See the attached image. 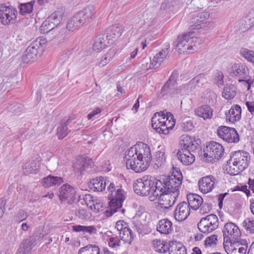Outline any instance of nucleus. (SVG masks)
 <instances>
[{"instance_id":"obj_1","label":"nucleus","mask_w":254,"mask_h":254,"mask_svg":"<svg viewBox=\"0 0 254 254\" xmlns=\"http://www.w3.org/2000/svg\"><path fill=\"white\" fill-rule=\"evenodd\" d=\"M162 183L159 179L150 177L145 179H138L135 180L133 185L134 192L141 196L151 194L150 198L152 200L155 196H160L163 194L162 190Z\"/></svg>"},{"instance_id":"obj_2","label":"nucleus","mask_w":254,"mask_h":254,"mask_svg":"<svg viewBox=\"0 0 254 254\" xmlns=\"http://www.w3.org/2000/svg\"><path fill=\"white\" fill-rule=\"evenodd\" d=\"M251 161L250 154L244 150L232 152L230 157L227 161L225 169L227 173L231 176L240 174L246 169Z\"/></svg>"},{"instance_id":"obj_3","label":"nucleus","mask_w":254,"mask_h":254,"mask_svg":"<svg viewBox=\"0 0 254 254\" xmlns=\"http://www.w3.org/2000/svg\"><path fill=\"white\" fill-rule=\"evenodd\" d=\"M94 8L88 6L76 12L68 21L66 28L71 31L90 23L94 18Z\"/></svg>"},{"instance_id":"obj_4","label":"nucleus","mask_w":254,"mask_h":254,"mask_svg":"<svg viewBox=\"0 0 254 254\" xmlns=\"http://www.w3.org/2000/svg\"><path fill=\"white\" fill-rule=\"evenodd\" d=\"M107 189L111 193V197L109 202L110 210H106V212L107 216L110 217L116 212L118 209H120L122 207L125 197L124 194V190L121 188L116 190V187L114 183H111Z\"/></svg>"},{"instance_id":"obj_5","label":"nucleus","mask_w":254,"mask_h":254,"mask_svg":"<svg viewBox=\"0 0 254 254\" xmlns=\"http://www.w3.org/2000/svg\"><path fill=\"white\" fill-rule=\"evenodd\" d=\"M162 190L164 192L160 196H155L152 198L153 201L158 199L160 200V204L162 208L167 209L172 206L175 203L177 197L179 195V188H175L173 186H165L162 184Z\"/></svg>"},{"instance_id":"obj_6","label":"nucleus","mask_w":254,"mask_h":254,"mask_svg":"<svg viewBox=\"0 0 254 254\" xmlns=\"http://www.w3.org/2000/svg\"><path fill=\"white\" fill-rule=\"evenodd\" d=\"M46 43V39L41 37L37 38L27 48L22 57V61L26 64L36 61L40 51H43L42 47Z\"/></svg>"},{"instance_id":"obj_7","label":"nucleus","mask_w":254,"mask_h":254,"mask_svg":"<svg viewBox=\"0 0 254 254\" xmlns=\"http://www.w3.org/2000/svg\"><path fill=\"white\" fill-rule=\"evenodd\" d=\"M43 236L41 228H36L31 236L24 239L20 243L15 254H31L34 243Z\"/></svg>"},{"instance_id":"obj_8","label":"nucleus","mask_w":254,"mask_h":254,"mask_svg":"<svg viewBox=\"0 0 254 254\" xmlns=\"http://www.w3.org/2000/svg\"><path fill=\"white\" fill-rule=\"evenodd\" d=\"M218 218L215 214H213L202 218L197 224L199 230L204 234L213 231L218 227Z\"/></svg>"},{"instance_id":"obj_9","label":"nucleus","mask_w":254,"mask_h":254,"mask_svg":"<svg viewBox=\"0 0 254 254\" xmlns=\"http://www.w3.org/2000/svg\"><path fill=\"white\" fill-rule=\"evenodd\" d=\"M231 74L232 76H235L238 77L239 82H244L248 85L247 90H250L252 84L254 83V80L251 78V76L248 74V68L245 65L234 64L232 67Z\"/></svg>"},{"instance_id":"obj_10","label":"nucleus","mask_w":254,"mask_h":254,"mask_svg":"<svg viewBox=\"0 0 254 254\" xmlns=\"http://www.w3.org/2000/svg\"><path fill=\"white\" fill-rule=\"evenodd\" d=\"M224 148L222 145L215 141L210 142L203 150V156L210 159V161L213 160H219L223 155Z\"/></svg>"},{"instance_id":"obj_11","label":"nucleus","mask_w":254,"mask_h":254,"mask_svg":"<svg viewBox=\"0 0 254 254\" xmlns=\"http://www.w3.org/2000/svg\"><path fill=\"white\" fill-rule=\"evenodd\" d=\"M218 136L228 143H237L240 141L239 135L235 128L221 126L217 129Z\"/></svg>"},{"instance_id":"obj_12","label":"nucleus","mask_w":254,"mask_h":254,"mask_svg":"<svg viewBox=\"0 0 254 254\" xmlns=\"http://www.w3.org/2000/svg\"><path fill=\"white\" fill-rule=\"evenodd\" d=\"M17 13L16 9L12 6L0 5V20L3 25L14 23Z\"/></svg>"},{"instance_id":"obj_13","label":"nucleus","mask_w":254,"mask_h":254,"mask_svg":"<svg viewBox=\"0 0 254 254\" xmlns=\"http://www.w3.org/2000/svg\"><path fill=\"white\" fill-rule=\"evenodd\" d=\"M159 180L165 186H173L175 188H180L182 184L183 176L180 170L173 166V172L170 176H163Z\"/></svg>"},{"instance_id":"obj_14","label":"nucleus","mask_w":254,"mask_h":254,"mask_svg":"<svg viewBox=\"0 0 254 254\" xmlns=\"http://www.w3.org/2000/svg\"><path fill=\"white\" fill-rule=\"evenodd\" d=\"M59 196L61 201H66L67 203L71 204L76 199V190L71 185L64 184L59 190Z\"/></svg>"},{"instance_id":"obj_15","label":"nucleus","mask_w":254,"mask_h":254,"mask_svg":"<svg viewBox=\"0 0 254 254\" xmlns=\"http://www.w3.org/2000/svg\"><path fill=\"white\" fill-rule=\"evenodd\" d=\"M222 232L226 243L231 242L233 239H239L241 236V232L238 227L232 222L225 224Z\"/></svg>"},{"instance_id":"obj_16","label":"nucleus","mask_w":254,"mask_h":254,"mask_svg":"<svg viewBox=\"0 0 254 254\" xmlns=\"http://www.w3.org/2000/svg\"><path fill=\"white\" fill-rule=\"evenodd\" d=\"M192 34L189 33L178 36L176 47L179 51H182L183 49L190 51L193 47H195V44H192L194 42H196L198 39L196 37L191 36Z\"/></svg>"},{"instance_id":"obj_17","label":"nucleus","mask_w":254,"mask_h":254,"mask_svg":"<svg viewBox=\"0 0 254 254\" xmlns=\"http://www.w3.org/2000/svg\"><path fill=\"white\" fill-rule=\"evenodd\" d=\"M157 113H155L152 117V127L157 132L164 134H167L169 130L173 129L174 127V123L172 122V125L169 127H167L166 121H165L164 118L161 117L158 118Z\"/></svg>"},{"instance_id":"obj_18","label":"nucleus","mask_w":254,"mask_h":254,"mask_svg":"<svg viewBox=\"0 0 254 254\" xmlns=\"http://www.w3.org/2000/svg\"><path fill=\"white\" fill-rule=\"evenodd\" d=\"M190 214V208L185 201L180 202L174 212V218L178 222L186 220Z\"/></svg>"},{"instance_id":"obj_19","label":"nucleus","mask_w":254,"mask_h":254,"mask_svg":"<svg viewBox=\"0 0 254 254\" xmlns=\"http://www.w3.org/2000/svg\"><path fill=\"white\" fill-rule=\"evenodd\" d=\"M126 167L127 169H131L136 173H141L148 168L136 154L131 159L127 160Z\"/></svg>"},{"instance_id":"obj_20","label":"nucleus","mask_w":254,"mask_h":254,"mask_svg":"<svg viewBox=\"0 0 254 254\" xmlns=\"http://www.w3.org/2000/svg\"><path fill=\"white\" fill-rule=\"evenodd\" d=\"M137 156L147 168L152 160L150 148L147 144L140 143L138 144Z\"/></svg>"},{"instance_id":"obj_21","label":"nucleus","mask_w":254,"mask_h":254,"mask_svg":"<svg viewBox=\"0 0 254 254\" xmlns=\"http://www.w3.org/2000/svg\"><path fill=\"white\" fill-rule=\"evenodd\" d=\"M209 17L208 12H202L194 14L191 18L190 26V30L199 29L202 28V25Z\"/></svg>"},{"instance_id":"obj_22","label":"nucleus","mask_w":254,"mask_h":254,"mask_svg":"<svg viewBox=\"0 0 254 254\" xmlns=\"http://www.w3.org/2000/svg\"><path fill=\"white\" fill-rule=\"evenodd\" d=\"M92 164L91 159L83 156L79 157L73 164V170L75 174L82 175L83 172L88 168Z\"/></svg>"},{"instance_id":"obj_23","label":"nucleus","mask_w":254,"mask_h":254,"mask_svg":"<svg viewBox=\"0 0 254 254\" xmlns=\"http://www.w3.org/2000/svg\"><path fill=\"white\" fill-rule=\"evenodd\" d=\"M216 180V179L211 175L202 178L198 181L199 190L204 193L210 191L214 187Z\"/></svg>"},{"instance_id":"obj_24","label":"nucleus","mask_w":254,"mask_h":254,"mask_svg":"<svg viewBox=\"0 0 254 254\" xmlns=\"http://www.w3.org/2000/svg\"><path fill=\"white\" fill-rule=\"evenodd\" d=\"M170 46L167 44L159 53L157 54L151 60L149 68L154 69L159 66L169 52Z\"/></svg>"},{"instance_id":"obj_25","label":"nucleus","mask_w":254,"mask_h":254,"mask_svg":"<svg viewBox=\"0 0 254 254\" xmlns=\"http://www.w3.org/2000/svg\"><path fill=\"white\" fill-rule=\"evenodd\" d=\"M242 109L239 105L233 106L229 112H226V118L227 120L231 123H234L240 120L241 118Z\"/></svg>"},{"instance_id":"obj_26","label":"nucleus","mask_w":254,"mask_h":254,"mask_svg":"<svg viewBox=\"0 0 254 254\" xmlns=\"http://www.w3.org/2000/svg\"><path fill=\"white\" fill-rule=\"evenodd\" d=\"M73 119L71 117L68 119H64L62 120L60 126L57 128V136L59 139H62L67 135L70 130L68 129L67 126Z\"/></svg>"},{"instance_id":"obj_27","label":"nucleus","mask_w":254,"mask_h":254,"mask_svg":"<svg viewBox=\"0 0 254 254\" xmlns=\"http://www.w3.org/2000/svg\"><path fill=\"white\" fill-rule=\"evenodd\" d=\"M187 199L190 208L197 210L203 202V199L195 193H189L187 195Z\"/></svg>"},{"instance_id":"obj_28","label":"nucleus","mask_w":254,"mask_h":254,"mask_svg":"<svg viewBox=\"0 0 254 254\" xmlns=\"http://www.w3.org/2000/svg\"><path fill=\"white\" fill-rule=\"evenodd\" d=\"M254 25V8L251 9L246 17L242 20L241 29L246 31Z\"/></svg>"},{"instance_id":"obj_29","label":"nucleus","mask_w":254,"mask_h":254,"mask_svg":"<svg viewBox=\"0 0 254 254\" xmlns=\"http://www.w3.org/2000/svg\"><path fill=\"white\" fill-rule=\"evenodd\" d=\"M213 110L208 105H202L198 107L194 110L195 114L202 118L204 120L210 119L212 118L213 115Z\"/></svg>"},{"instance_id":"obj_30","label":"nucleus","mask_w":254,"mask_h":254,"mask_svg":"<svg viewBox=\"0 0 254 254\" xmlns=\"http://www.w3.org/2000/svg\"><path fill=\"white\" fill-rule=\"evenodd\" d=\"M172 229V223L167 219H163L158 221L157 231L163 234H169Z\"/></svg>"},{"instance_id":"obj_31","label":"nucleus","mask_w":254,"mask_h":254,"mask_svg":"<svg viewBox=\"0 0 254 254\" xmlns=\"http://www.w3.org/2000/svg\"><path fill=\"white\" fill-rule=\"evenodd\" d=\"M177 156L182 164L186 166L192 164L195 160L194 156L192 153L188 154L180 149L178 150Z\"/></svg>"},{"instance_id":"obj_32","label":"nucleus","mask_w":254,"mask_h":254,"mask_svg":"<svg viewBox=\"0 0 254 254\" xmlns=\"http://www.w3.org/2000/svg\"><path fill=\"white\" fill-rule=\"evenodd\" d=\"M106 186V181H104L101 176L93 178L89 183V186L93 187L94 190L97 191H102L105 189Z\"/></svg>"},{"instance_id":"obj_33","label":"nucleus","mask_w":254,"mask_h":254,"mask_svg":"<svg viewBox=\"0 0 254 254\" xmlns=\"http://www.w3.org/2000/svg\"><path fill=\"white\" fill-rule=\"evenodd\" d=\"M39 165H37V162L35 160L26 162L22 165V170L25 175L30 174H37L39 170Z\"/></svg>"},{"instance_id":"obj_34","label":"nucleus","mask_w":254,"mask_h":254,"mask_svg":"<svg viewBox=\"0 0 254 254\" xmlns=\"http://www.w3.org/2000/svg\"><path fill=\"white\" fill-rule=\"evenodd\" d=\"M123 31L121 26H113L105 32L108 34L109 39L111 40L113 43L122 35Z\"/></svg>"},{"instance_id":"obj_35","label":"nucleus","mask_w":254,"mask_h":254,"mask_svg":"<svg viewBox=\"0 0 254 254\" xmlns=\"http://www.w3.org/2000/svg\"><path fill=\"white\" fill-rule=\"evenodd\" d=\"M63 183V178L57 176L49 175L42 179V183L45 187H50L56 185H59Z\"/></svg>"},{"instance_id":"obj_36","label":"nucleus","mask_w":254,"mask_h":254,"mask_svg":"<svg viewBox=\"0 0 254 254\" xmlns=\"http://www.w3.org/2000/svg\"><path fill=\"white\" fill-rule=\"evenodd\" d=\"M72 58V53L70 51H64L60 56L58 63L62 67H67L70 64Z\"/></svg>"},{"instance_id":"obj_37","label":"nucleus","mask_w":254,"mask_h":254,"mask_svg":"<svg viewBox=\"0 0 254 254\" xmlns=\"http://www.w3.org/2000/svg\"><path fill=\"white\" fill-rule=\"evenodd\" d=\"M72 230L76 232H83L84 233H89L91 235L97 233V229L94 226L73 225L72 226Z\"/></svg>"},{"instance_id":"obj_38","label":"nucleus","mask_w":254,"mask_h":254,"mask_svg":"<svg viewBox=\"0 0 254 254\" xmlns=\"http://www.w3.org/2000/svg\"><path fill=\"white\" fill-rule=\"evenodd\" d=\"M63 13L61 11H56L48 18L51 23L56 27H57L63 20Z\"/></svg>"},{"instance_id":"obj_39","label":"nucleus","mask_w":254,"mask_h":254,"mask_svg":"<svg viewBox=\"0 0 254 254\" xmlns=\"http://www.w3.org/2000/svg\"><path fill=\"white\" fill-rule=\"evenodd\" d=\"M209 0H190V3H188L189 8L192 9H202L206 7Z\"/></svg>"},{"instance_id":"obj_40","label":"nucleus","mask_w":254,"mask_h":254,"mask_svg":"<svg viewBox=\"0 0 254 254\" xmlns=\"http://www.w3.org/2000/svg\"><path fill=\"white\" fill-rule=\"evenodd\" d=\"M35 1L32 0L27 3H21L19 6V12L21 15H25L27 13H30L33 9V5Z\"/></svg>"},{"instance_id":"obj_41","label":"nucleus","mask_w":254,"mask_h":254,"mask_svg":"<svg viewBox=\"0 0 254 254\" xmlns=\"http://www.w3.org/2000/svg\"><path fill=\"white\" fill-rule=\"evenodd\" d=\"M153 161L154 163V165L156 166L157 168L161 167L166 161L165 152L161 151L156 152L153 159Z\"/></svg>"},{"instance_id":"obj_42","label":"nucleus","mask_w":254,"mask_h":254,"mask_svg":"<svg viewBox=\"0 0 254 254\" xmlns=\"http://www.w3.org/2000/svg\"><path fill=\"white\" fill-rule=\"evenodd\" d=\"M119 234L120 238L121 240L129 243L133 240L134 237L135 236L132 230L128 227L126 229H124V231L122 232V234Z\"/></svg>"},{"instance_id":"obj_43","label":"nucleus","mask_w":254,"mask_h":254,"mask_svg":"<svg viewBox=\"0 0 254 254\" xmlns=\"http://www.w3.org/2000/svg\"><path fill=\"white\" fill-rule=\"evenodd\" d=\"M193 138H191L190 136L188 135H183L181 137L180 140V145L181 150L185 152V150H186L190 143L192 142Z\"/></svg>"},{"instance_id":"obj_44","label":"nucleus","mask_w":254,"mask_h":254,"mask_svg":"<svg viewBox=\"0 0 254 254\" xmlns=\"http://www.w3.org/2000/svg\"><path fill=\"white\" fill-rule=\"evenodd\" d=\"M132 228L136 231L139 235L146 234L145 231L146 228V225L143 224L139 220H134L132 221Z\"/></svg>"},{"instance_id":"obj_45","label":"nucleus","mask_w":254,"mask_h":254,"mask_svg":"<svg viewBox=\"0 0 254 254\" xmlns=\"http://www.w3.org/2000/svg\"><path fill=\"white\" fill-rule=\"evenodd\" d=\"M241 55L248 62L252 63L254 60V51L246 48H242L240 51Z\"/></svg>"},{"instance_id":"obj_46","label":"nucleus","mask_w":254,"mask_h":254,"mask_svg":"<svg viewBox=\"0 0 254 254\" xmlns=\"http://www.w3.org/2000/svg\"><path fill=\"white\" fill-rule=\"evenodd\" d=\"M115 54V50L112 48L110 49L108 53L105 55L104 59H102L100 61V63H99V65L100 66H103L109 63L110 60L114 57Z\"/></svg>"},{"instance_id":"obj_47","label":"nucleus","mask_w":254,"mask_h":254,"mask_svg":"<svg viewBox=\"0 0 254 254\" xmlns=\"http://www.w3.org/2000/svg\"><path fill=\"white\" fill-rule=\"evenodd\" d=\"M176 4V0H165L162 3L160 6V9L163 11H172Z\"/></svg>"},{"instance_id":"obj_48","label":"nucleus","mask_w":254,"mask_h":254,"mask_svg":"<svg viewBox=\"0 0 254 254\" xmlns=\"http://www.w3.org/2000/svg\"><path fill=\"white\" fill-rule=\"evenodd\" d=\"M54 25L50 22L48 18L45 20L40 27L41 33H47L55 28Z\"/></svg>"},{"instance_id":"obj_49","label":"nucleus","mask_w":254,"mask_h":254,"mask_svg":"<svg viewBox=\"0 0 254 254\" xmlns=\"http://www.w3.org/2000/svg\"><path fill=\"white\" fill-rule=\"evenodd\" d=\"M198 88H200L207 83L206 75L204 73H200L193 77Z\"/></svg>"},{"instance_id":"obj_50","label":"nucleus","mask_w":254,"mask_h":254,"mask_svg":"<svg viewBox=\"0 0 254 254\" xmlns=\"http://www.w3.org/2000/svg\"><path fill=\"white\" fill-rule=\"evenodd\" d=\"M230 86H225L223 92V97L226 99H233L236 95V91Z\"/></svg>"},{"instance_id":"obj_51","label":"nucleus","mask_w":254,"mask_h":254,"mask_svg":"<svg viewBox=\"0 0 254 254\" xmlns=\"http://www.w3.org/2000/svg\"><path fill=\"white\" fill-rule=\"evenodd\" d=\"M82 251H86L88 254H100V249L96 245H88L85 247L80 248Z\"/></svg>"},{"instance_id":"obj_52","label":"nucleus","mask_w":254,"mask_h":254,"mask_svg":"<svg viewBox=\"0 0 254 254\" xmlns=\"http://www.w3.org/2000/svg\"><path fill=\"white\" fill-rule=\"evenodd\" d=\"M93 204L90 205V208L96 213H99L103 210L104 208V204L99 199H96Z\"/></svg>"},{"instance_id":"obj_53","label":"nucleus","mask_w":254,"mask_h":254,"mask_svg":"<svg viewBox=\"0 0 254 254\" xmlns=\"http://www.w3.org/2000/svg\"><path fill=\"white\" fill-rule=\"evenodd\" d=\"M200 142L201 141L200 139H198L197 140H195L193 139L188 148L186 150H185V152L188 153V154L194 152L198 148Z\"/></svg>"},{"instance_id":"obj_54","label":"nucleus","mask_w":254,"mask_h":254,"mask_svg":"<svg viewBox=\"0 0 254 254\" xmlns=\"http://www.w3.org/2000/svg\"><path fill=\"white\" fill-rule=\"evenodd\" d=\"M138 144L131 147L125 154V158L127 161L128 159L134 157L136 154L137 155Z\"/></svg>"},{"instance_id":"obj_55","label":"nucleus","mask_w":254,"mask_h":254,"mask_svg":"<svg viewBox=\"0 0 254 254\" xmlns=\"http://www.w3.org/2000/svg\"><path fill=\"white\" fill-rule=\"evenodd\" d=\"M179 125L180 129L186 132L190 131L193 128V123L191 121L181 122Z\"/></svg>"},{"instance_id":"obj_56","label":"nucleus","mask_w":254,"mask_h":254,"mask_svg":"<svg viewBox=\"0 0 254 254\" xmlns=\"http://www.w3.org/2000/svg\"><path fill=\"white\" fill-rule=\"evenodd\" d=\"M184 88L188 93H190L193 92L198 88L196 84H195V82H194V80L193 78L188 83L184 85Z\"/></svg>"},{"instance_id":"obj_57","label":"nucleus","mask_w":254,"mask_h":254,"mask_svg":"<svg viewBox=\"0 0 254 254\" xmlns=\"http://www.w3.org/2000/svg\"><path fill=\"white\" fill-rule=\"evenodd\" d=\"M243 224V227L247 230H249L250 233H254V220H251L250 219L247 218L245 220Z\"/></svg>"},{"instance_id":"obj_58","label":"nucleus","mask_w":254,"mask_h":254,"mask_svg":"<svg viewBox=\"0 0 254 254\" xmlns=\"http://www.w3.org/2000/svg\"><path fill=\"white\" fill-rule=\"evenodd\" d=\"M104 45V44H103V43L102 42V41L100 40V39L97 37L93 45V49L94 51L97 52H100L102 50L107 48Z\"/></svg>"},{"instance_id":"obj_59","label":"nucleus","mask_w":254,"mask_h":254,"mask_svg":"<svg viewBox=\"0 0 254 254\" xmlns=\"http://www.w3.org/2000/svg\"><path fill=\"white\" fill-rule=\"evenodd\" d=\"M98 38L100 39V40L102 41V42L104 44L106 47H108L110 46L111 44L113 43V42L111 40L109 39V37L108 36V34L105 32L104 33L99 35L98 37Z\"/></svg>"},{"instance_id":"obj_60","label":"nucleus","mask_w":254,"mask_h":254,"mask_svg":"<svg viewBox=\"0 0 254 254\" xmlns=\"http://www.w3.org/2000/svg\"><path fill=\"white\" fill-rule=\"evenodd\" d=\"M231 252L230 254H246L247 250L244 247H240L237 250L235 245L231 244Z\"/></svg>"},{"instance_id":"obj_61","label":"nucleus","mask_w":254,"mask_h":254,"mask_svg":"<svg viewBox=\"0 0 254 254\" xmlns=\"http://www.w3.org/2000/svg\"><path fill=\"white\" fill-rule=\"evenodd\" d=\"M116 228L119 232V234H122V232L128 227V224L123 220H119L116 222Z\"/></svg>"},{"instance_id":"obj_62","label":"nucleus","mask_w":254,"mask_h":254,"mask_svg":"<svg viewBox=\"0 0 254 254\" xmlns=\"http://www.w3.org/2000/svg\"><path fill=\"white\" fill-rule=\"evenodd\" d=\"M217 242V236L216 235H212L206 239L205 244L206 246H211L213 245H216Z\"/></svg>"},{"instance_id":"obj_63","label":"nucleus","mask_w":254,"mask_h":254,"mask_svg":"<svg viewBox=\"0 0 254 254\" xmlns=\"http://www.w3.org/2000/svg\"><path fill=\"white\" fill-rule=\"evenodd\" d=\"M231 244L235 245L237 247H239L240 245H242L244 248H246V250L248 248V243L247 241L245 239H233L232 241L230 242Z\"/></svg>"},{"instance_id":"obj_64","label":"nucleus","mask_w":254,"mask_h":254,"mask_svg":"<svg viewBox=\"0 0 254 254\" xmlns=\"http://www.w3.org/2000/svg\"><path fill=\"white\" fill-rule=\"evenodd\" d=\"M83 200L87 206L90 208V205H92L95 202L93 196L90 194H85L83 197Z\"/></svg>"}]
</instances>
